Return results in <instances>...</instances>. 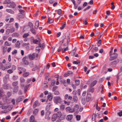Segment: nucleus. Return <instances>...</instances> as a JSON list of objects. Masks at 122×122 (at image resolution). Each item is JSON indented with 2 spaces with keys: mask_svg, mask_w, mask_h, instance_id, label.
Instances as JSON below:
<instances>
[{
  "mask_svg": "<svg viewBox=\"0 0 122 122\" xmlns=\"http://www.w3.org/2000/svg\"><path fill=\"white\" fill-rule=\"evenodd\" d=\"M66 34H67L66 37V34L62 36V37H61V39L62 40L65 41V40L66 39L67 40V44H68V43L69 42L70 39V37L69 36L70 34L68 32Z\"/></svg>",
  "mask_w": 122,
  "mask_h": 122,
  "instance_id": "1",
  "label": "nucleus"
},
{
  "mask_svg": "<svg viewBox=\"0 0 122 122\" xmlns=\"http://www.w3.org/2000/svg\"><path fill=\"white\" fill-rule=\"evenodd\" d=\"M20 43L19 41H17L16 42L15 44L16 47L19 48L20 47Z\"/></svg>",
  "mask_w": 122,
  "mask_h": 122,
  "instance_id": "23",
  "label": "nucleus"
},
{
  "mask_svg": "<svg viewBox=\"0 0 122 122\" xmlns=\"http://www.w3.org/2000/svg\"><path fill=\"white\" fill-rule=\"evenodd\" d=\"M39 46L40 47H41L42 48H43L45 46L44 43H43L42 44L41 43H39Z\"/></svg>",
  "mask_w": 122,
  "mask_h": 122,
  "instance_id": "38",
  "label": "nucleus"
},
{
  "mask_svg": "<svg viewBox=\"0 0 122 122\" xmlns=\"http://www.w3.org/2000/svg\"><path fill=\"white\" fill-rule=\"evenodd\" d=\"M82 103L84 105L86 103V101L85 99V98H83L82 99Z\"/></svg>",
  "mask_w": 122,
  "mask_h": 122,
  "instance_id": "41",
  "label": "nucleus"
},
{
  "mask_svg": "<svg viewBox=\"0 0 122 122\" xmlns=\"http://www.w3.org/2000/svg\"><path fill=\"white\" fill-rule=\"evenodd\" d=\"M18 70L20 71L19 73V74H20L22 72H25L26 71V70L24 68H22L20 67H18Z\"/></svg>",
  "mask_w": 122,
  "mask_h": 122,
  "instance_id": "7",
  "label": "nucleus"
},
{
  "mask_svg": "<svg viewBox=\"0 0 122 122\" xmlns=\"http://www.w3.org/2000/svg\"><path fill=\"white\" fill-rule=\"evenodd\" d=\"M75 82L76 86L79 85L80 84V81L79 80H76Z\"/></svg>",
  "mask_w": 122,
  "mask_h": 122,
  "instance_id": "25",
  "label": "nucleus"
},
{
  "mask_svg": "<svg viewBox=\"0 0 122 122\" xmlns=\"http://www.w3.org/2000/svg\"><path fill=\"white\" fill-rule=\"evenodd\" d=\"M62 10L61 9H59L57 11V14L59 15H60L61 14V12Z\"/></svg>",
  "mask_w": 122,
  "mask_h": 122,
  "instance_id": "44",
  "label": "nucleus"
},
{
  "mask_svg": "<svg viewBox=\"0 0 122 122\" xmlns=\"http://www.w3.org/2000/svg\"><path fill=\"white\" fill-rule=\"evenodd\" d=\"M18 81H16L13 82L12 83V85L13 86H16L18 84Z\"/></svg>",
  "mask_w": 122,
  "mask_h": 122,
  "instance_id": "35",
  "label": "nucleus"
},
{
  "mask_svg": "<svg viewBox=\"0 0 122 122\" xmlns=\"http://www.w3.org/2000/svg\"><path fill=\"white\" fill-rule=\"evenodd\" d=\"M35 119L34 116L32 115H31L30 118V122H32L33 121H36Z\"/></svg>",
  "mask_w": 122,
  "mask_h": 122,
  "instance_id": "19",
  "label": "nucleus"
},
{
  "mask_svg": "<svg viewBox=\"0 0 122 122\" xmlns=\"http://www.w3.org/2000/svg\"><path fill=\"white\" fill-rule=\"evenodd\" d=\"M40 64L39 63L36 64V65L35 67H34L32 69V71H35L36 70V68H40Z\"/></svg>",
  "mask_w": 122,
  "mask_h": 122,
  "instance_id": "14",
  "label": "nucleus"
},
{
  "mask_svg": "<svg viewBox=\"0 0 122 122\" xmlns=\"http://www.w3.org/2000/svg\"><path fill=\"white\" fill-rule=\"evenodd\" d=\"M49 104V105L47 106L46 108V110L47 111H48L50 108L51 105L50 104Z\"/></svg>",
  "mask_w": 122,
  "mask_h": 122,
  "instance_id": "46",
  "label": "nucleus"
},
{
  "mask_svg": "<svg viewBox=\"0 0 122 122\" xmlns=\"http://www.w3.org/2000/svg\"><path fill=\"white\" fill-rule=\"evenodd\" d=\"M45 68V66H43L42 69V70L41 72V75H42V74H43Z\"/></svg>",
  "mask_w": 122,
  "mask_h": 122,
  "instance_id": "58",
  "label": "nucleus"
},
{
  "mask_svg": "<svg viewBox=\"0 0 122 122\" xmlns=\"http://www.w3.org/2000/svg\"><path fill=\"white\" fill-rule=\"evenodd\" d=\"M18 78V76H13V79L14 80H17Z\"/></svg>",
  "mask_w": 122,
  "mask_h": 122,
  "instance_id": "43",
  "label": "nucleus"
},
{
  "mask_svg": "<svg viewBox=\"0 0 122 122\" xmlns=\"http://www.w3.org/2000/svg\"><path fill=\"white\" fill-rule=\"evenodd\" d=\"M29 75V73L28 72H26L24 73L23 75V77H27Z\"/></svg>",
  "mask_w": 122,
  "mask_h": 122,
  "instance_id": "30",
  "label": "nucleus"
},
{
  "mask_svg": "<svg viewBox=\"0 0 122 122\" xmlns=\"http://www.w3.org/2000/svg\"><path fill=\"white\" fill-rule=\"evenodd\" d=\"M29 28L28 26L27 25H26L23 27V32H25V31L27 30Z\"/></svg>",
  "mask_w": 122,
  "mask_h": 122,
  "instance_id": "15",
  "label": "nucleus"
},
{
  "mask_svg": "<svg viewBox=\"0 0 122 122\" xmlns=\"http://www.w3.org/2000/svg\"><path fill=\"white\" fill-rule=\"evenodd\" d=\"M24 99V97L23 96H21L20 97L16 99V102L18 103L22 101Z\"/></svg>",
  "mask_w": 122,
  "mask_h": 122,
  "instance_id": "8",
  "label": "nucleus"
},
{
  "mask_svg": "<svg viewBox=\"0 0 122 122\" xmlns=\"http://www.w3.org/2000/svg\"><path fill=\"white\" fill-rule=\"evenodd\" d=\"M8 107L5 104H3L2 108L3 109H6Z\"/></svg>",
  "mask_w": 122,
  "mask_h": 122,
  "instance_id": "26",
  "label": "nucleus"
},
{
  "mask_svg": "<svg viewBox=\"0 0 122 122\" xmlns=\"http://www.w3.org/2000/svg\"><path fill=\"white\" fill-rule=\"evenodd\" d=\"M55 80H53L51 82V84L52 86H54L55 84Z\"/></svg>",
  "mask_w": 122,
  "mask_h": 122,
  "instance_id": "53",
  "label": "nucleus"
},
{
  "mask_svg": "<svg viewBox=\"0 0 122 122\" xmlns=\"http://www.w3.org/2000/svg\"><path fill=\"white\" fill-rule=\"evenodd\" d=\"M40 105V103L38 102V101H36L34 103L33 106L34 107H36V106H38Z\"/></svg>",
  "mask_w": 122,
  "mask_h": 122,
  "instance_id": "16",
  "label": "nucleus"
},
{
  "mask_svg": "<svg viewBox=\"0 0 122 122\" xmlns=\"http://www.w3.org/2000/svg\"><path fill=\"white\" fill-rule=\"evenodd\" d=\"M53 98V96L52 95L51 93H49L47 96L48 99L50 101H51L52 100Z\"/></svg>",
  "mask_w": 122,
  "mask_h": 122,
  "instance_id": "9",
  "label": "nucleus"
},
{
  "mask_svg": "<svg viewBox=\"0 0 122 122\" xmlns=\"http://www.w3.org/2000/svg\"><path fill=\"white\" fill-rule=\"evenodd\" d=\"M6 11L7 12L10 13L11 14H14V12L12 10L10 9H6Z\"/></svg>",
  "mask_w": 122,
  "mask_h": 122,
  "instance_id": "12",
  "label": "nucleus"
},
{
  "mask_svg": "<svg viewBox=\"0 0 122 122\" xmlns=\"http://www.w3.org/2000/svg\"><path fill=\"white\" fill-rule=\"evenodd\" d=\"M91 98V95L90 94L88 95L86 98V101L87 102L89 101Z\"/></svg>",
  "mask_w": 122,
  "mask_h": 122,
  "instance_id": "20",
  "label": "nucleus"
},
{
  "mask_svg": "<svg viewBox=\"0 0 122 122\" xmlns=\"http://www.w3.org/2000/svg\"><path fill=\"white\" fill-rule=\"evenodd\" d=\"M19 86H16L13 89V92L15 93L17 92L18 90Z\"/></svg>",
  "mask_w": 122,
  "mask_h": 122,
  "instance_id": "18",
  "label": "nucleus"
},
{
  "mask_svg": "<svg viewBox=\"0 0 122 122\" xmlns=\"http://www.w3.org/2000/svg\"><path fill=\"white\" fill-rule=\"evenodd\" d=\"M74 101L75 102H77L78 101V98L77 96H73Z\"/></svg>",
  "mask_w": 122,
  "mask_h": 122,
  "instance_id": "27",
  "label": "nucleus"
},
{
  "mask_svg": "<svg viewBox=\"0 0 122 122\" xmlns=\"http://www.w3.org/2000/svg\"><path fill=\"white\" fill-rule=\"evenodd\" d=\"M55 115L57 118H59L61 116V112H58L56 114H55Z\"/></svg>",
  "mask_w": 122,
  "mask_h": 122,
  "instance_id": "17",
  "label": "nucleus"
},
{
  "mask_svg": "<svg viewBox=\"0 0 122 122\" xmlns=\"http://www.w3.org/2000/svg\"><path fill=\"white\" fill-rule=\"evenodd\" d=\"M8 85H4L3 86V88L5 89H7L8 88Z\"/></svg>",
  "mask_w": 122,
  "mask_h": 122,
  "instance_id": "37",
  "label": "nucleus"
},
{
  "mask_svg": "<svg viewBox=\"0 0 122 122\" xmlns=\"http://www.w3.org/2000/svg\"><path fill=\"white\" fill-rule=\"evenodd\" d=\"M112 55V56H110V60L111 61L114 60L118 56L117 54L115 53H114L113 55Z\"/></svg>",
  "mask_w": 122,
  "mask_h": 122,
  "instance_id": "4",
  "label": "nucleus"
},
{
  "mask_svg": "<svg viewBox=\"0 0 122 122\" xmlns=\"http://www.w3.org/2000/svg\"><path fill=\"white\" fill-rule=\"evenodd\" d=\"M119 60L117 59L111 62L109 64V66L111 67H114L115 66L116 64L119 62Z\"/></svg>",
  "mask_w": 122,
  "mask_h": 122,
  "instance_id": "3",
  "label": "nucleus"
},
{
  "mask_svg": "<svg viewBox=\"0 0 122 122\" xmlns=\"http://www.w3.org/2000/svg\"><path fill=\"white\" fill-rule=\"evenodd\" d=\"M71 108L70 107H66V112L69 111L70 110Z\"/></svg>",
  "mask_w": 122,
  "mask_h": 122,
  "instance_id": "57",
  "label": "nucleus"
},
{
  "mask_svg": "<svg viewBox=\"0 0 122 122\" xmlns=\"http://www.w3.org/2000/svg\"><path fill=\"white\" fill-rule=\"evenodd\" d=\"M57 88V86H55L54 87L52 88V91L53 92H54Z\"/></svg>",
  "mask_w": 122,
  "mask_h": 122,
  "instance_id": "59",
  "label": "nucleus"
},
{
  "mask_svg": "<svg viewBox=\"0 0 122 122\" xmlns=\"http://www.w3.org/2000/svg\"><path fill=\"white\" fill-rule=\"evenodd\" d=\"M79 106L78 105L76 104L74 106L73 110L75 111L79 109Z\"/></svg>",
  "mask_w": 122,
  "mask_h": 122,
  "instance_id": "22",
  "label": "nucleus"
},
{
  "mask_svg": "<svg viewBox=\"0 0 122 122\" xmlns=\"http://www.w3.org/2000/svg\"><path fill=\"white\" fill-rule=\"evenodd\" d=\"M10 30L9 29H8L6 30V34L7 35H8L10 33Z\"/></svg>",
  "mask_w": 122,
  "mask_h": 122,
  "instance_id": "55",
  "label": "nucleus"
},
{
  "mask_svg": "<svg viewBox=\"0 0 122 122\" xmlns=\"http://www.w3.org/2000/svg\"><path fill=\"white\" fill-rule=\"evenodd\" d=\"M30 30L31 32L34 34H36L35 30L33 29V28L30 29Z\"/></svg>",
  "mask_w": 122,
  "mask_h": 122,
  "instance_id": "31",
  "label": "nucleus"
},
{
  "mask_svg": "<svg viewBox=\"0 0 122 122\" xmlns=\"http://www.w3.org/2000/svg\"><path fill=\"white\" fill-rule=\"evenodd\" d=\"M96 116V115L95 114H93L92 117V119L93 121H94L95 120V117Z\"/></svg>",
  "mask_w": 122,
  "mask_h": 122,
  "instance_id": "47",
  "label": "nucleus"
},
{
  "mask_svg": "<svg viewBox=\"0 0 122 122\" xmlns=\"http://www.w3.org/2000/svg\"><path fill=\"white\" fill-rule=\"evenodd\" d=\"M7 72L9 73L10 74L12 73L13 71L11 69H10L7 71Z\"/></svg>",
  "mask_w": 122,
  "mask_h": 122,
  "instance_id": "63",
  "label": "nucleus"
},
{
  "mask_svg": "<svg viewBox=\"0 0 122 122\" xmlns=\"http://www.w3.org/2000/svg\"><path fill=\"white\" fill-rule=\"evenodd\" d=\"M81 116L79 115H77L76 116V118L77 121H79L80 119Z\"/></svg>",
  "mask_w": 122,
  "mask_h": 122,
  "instance_id": "45",
  "label": "nucleus"
},
{
  "mask_svg": "<svg viewBox=\"0 0 122 122\" xmlns=\"http://www.w3.org/2000/svg\"><path fill=\"white\" fill-rule=\"evenodd\" d=\"M76 47L72 51V52L71 53L72 55L73 56L74 55L75 53L76 52Z\"/></svg>",
  "mask_w": 122,
  "mask_h": 122,
  "instance_id": "42",
  "label": "nucleus"
},
{
  "mask_svg": "<svg viewBox=\"0 0 122 122\" xmlns=\"http://www.w3.org/2000/svg\"><path fill=\"white\" fill-rule=\"evenodd\" d=\"M97 81L96 80H95L92 82L91 84V86H93L95 85L97 83Z\"/></svg>",
  "mask_w": 122,
  "mask_h": 122,
  "instance_id": "33",
  "label": "nucleus"
},
{
  "mask_svg": "<svg viewBox=\"0 0 122 122\" xmlns=\"http://www.w3.org/2000/svg\"><path fill=\"white\" fill-rule=\"evenodd\" d=\"M54 21V20L53 19H50V17H49L48 18V22L49 23H52Z\"/></svg>",
  "mask_w": 122,
  "mask_h": 122,
  "instance_id": "36",
  "label": "nucleus"
},
{
  "mask_svg": "<svg viewBox=\"0 0 122 122\" xmlns=\"http://www.w3.org/2000/svg\"><path fill=\"white\" fill-rule=\"evenodd\" d=\"M36 51H37L38 53H39L40 51V49L39 48V47L38 46L36 47Z\"/></svg>",
  "mask_w": 122,
  "mask_h": 122,
  "instance_id": "62",
  "label": "nucleus"
},
{
  "mask_svg": "<svg viewBox=\"0 0 122 122\" xmlns=\"http://www.w3.org/2000/svg\"><path fill=\"white\" fill-rule=\"evenodd\" d=\"M54 101L56 103L58 102L60 103L62 102V100L60 96H56L54 97Z\"/></svg>",
  "mask_w": 122,
  "mask_h": 122,
  "instance_id": "2",
  "label": "nucleus"
},
{
  "mask_svg": "<svg viewBox=\"0 0 122 122\" xmlns=\"http://www.w3.org/2000/svg\"><path fill=\"white\" fill-rule=\"evenodd\" d=\"M29 35V34L28 33H25L24 34L23 36V37L24 38H25L27 37Z\"/></svg>",
  "mask_w": 122,
  "mask_h": 122,
  "instance_id": "39",
  "label": "nucleus"
},
{
  "mask_svg": "<svg viewBox=\"0 0 122 122\" xmlns=\"http://www.w3.org/2000/svg\"><path fill=\"white\" fill-rule=\"evenodd\" d=\"M80 63V61H78V60H77L76 61H74L73 62V63L74 64H76V65H78Z\"/></svg>",
  "mask_w": 122,
  "mask_h": 122,
  "instance_id": "28",
  "label": "nucleus"
},
{
  "mask_svg": "<svg viewBox=\"0 0 122 122\" xmlns=\"http://www.w3.org/2000/svg\"><path fill=\"white\" fill-rule=\"evenodd\" d=\"M9 78V76H5L4 78V81H6V80Z\"/></svg>",
  "mask_w": 122,
  "mask_h": 122,
  "instance_id": "52",
  "label": "nucleus"
},
{
  "mask_svg": "<svg viewBox=\"0 0 122 122\" xmlns=\"http://www.w3.org/2000/svg\"><path fill=\"white\" fill-rule=\"evenodd\" d=\"M48 82L47 81H46L44 83V86L45 87H47L48 86Z\"/></svg>",
  "mask_w": 122,
  "mask_h": 122,
  "instance_id": "56",
  "label": "nucleus"
},
{
  "mask_svg": "<svg viewBox=\"0 0 122 122\" xmlns=\"http://www.w3.org/2000/svg\"><path fill=\"white\" fill-rule=\"evenodd\" d=\"M12 70L13 71L15 70L16 69V67L15 66L13 65L12 67Z\"/></svg>",
  "mask_w": 122,
  "mask_h": 122,
  "instance_id": "60",
  "label": "nucleus"
},
{
  "mask_svg": "<svg viewBox=\"0 0 122 122\" xmlns=\"http://www.w3.org/2000/svg\"><path fill=\"white\" fill-rule=\"evenodd\" d=\"M5 45L6 46H10L11 44H9L8 41H6L5 43Z\"/></svg>",
  "mask_w": 122,
  "mask_h": 122,
  "instance_id": "48",
  "label": "nucleus"
},
{
  "mask_svg": "<svg viewBox=\"0 0 122 122\" xmlns=\"http://www.w3.org/2000/svg\"><path fill=\"white\" fill-rule=\"evenodd\" d=\"M28 121L27 118H25L22 121V122H28Z\"/></svg>",
  "mask_w": 122,
  "mask_h": 122,
  "instance_id": "64",
  "label": "nucleus"
},
{
  "mask_svg": "<svg viewBox=\"0 0 122 122\" xmlns=\"http://www.w3.org/2000/svg\"><path fill=\"white\" fill-rule=\"evenodd\" d=\"M19 11L20 13L22 14H23L25 12V11L24 10H19Z\"/></svg>",
  "mask_w": 122,
  "mask_h": 122,
  "instance_id": "61",
  "label": "nucleus"
},
{
  "mask_svg": "<svg viewBox=\"0 0 122 122\" xmlns=\"http://www.w3.org/2000/svg\"><path fill=\"white\" fill-rule=\"evenodd\" d=\"M28 57L30 60H33L35 57V54L33 53L32 54H30L27 56Z\"/></svg>",
  "mask_w": 122,
  "mask_h": 122,
  "instance_id": "5",
  "label": "nucleus"
},
{
  "mask_svg": "<svg viewBox=\"0 0 122 122\" xmlns=\"http://www.w3.org/2000/svg\"><path fill=\"white\" fill-rule=\"evenodd\" d=\"M39 110L38 109H35L33 111V114L36 115L38 112Z\"/></svg>",
  "mask_w": 122,
  "mask_h": 122,
  "instance_id": "32",
  "label": "nucleus"
},
{
  "mask_svg": "<svg viewBox=\"0 0 122 122\" xmlns=\"http://www.w3.org/2000/svg\"><path fill=\"white\" fill-rule=\"evenodd\" d=\"M65 108V106L63 104H61L60 106V110L62 111Z\"/></svg>",
  "mask_w": 122,
  "mask_h": 122,
  "instance_id": "34",
  "label": "nucleus"
},
{
  "mask_svg": "<svg viewBox=\"0 0 122 122\" xmlns=\"http://www.w3.org/2000/svg\"><path fill=\"white\" fill-rule=\"evenodd\" d=\"M55 114H54L53 115L51 118L52 121H54L56 120V118H57Z\"/></svg>",
  "mask_w": 122,
  "mask_h": 122,
  "instance_id": "11",
  "label": "nucleus"
},
{
  "mask_svg": "<svg viewBox=\"0 0 122 122\" xmlns=\"http://www.w3.org/2000/svg\"><path fill=\"white\" fill-rule=\"evenodd\" d=\"M54 94L56 95H58L60 94V93L58 91H55Z\"/></svg>",
  "mask_w": 122,
  "mask_h": 122,
  "instance_id": "51",
  "label": "nucleus"
},
{
  "mask_svg": "<svg viewBox=\"0 0 122 122\" xmlns=\"http://www.w3.org/2000/svg\"><path fill=\"white\" fill-rule=\"evenodd\" d=\"M73 116L72 115H67L66 117V119L68 121H70L72 118Z\"/></svg>",
  "mask_w": 122,
  "mask_h": 122,
  "instance_id": "10",
  "label": "nucleus"
},
{
  "mask_svg": "<svg viewBox=\"0 0 122 122\" xmlns=\"http://www.w3.org/2000/svg\"><path fill=\"white\" fill-rule=\"evenodd\" d=\"M39 21L37 20L35 24V29H37L39 26Z\"/></svg>",
  "mask_w": 122,
  "mask_h": 122,
  "instance_id": "21",
  "label": "nucleus"
},
{
  "mask_svg": "<svg viewBox=\"0 0 122 122\" xmlns=\"http://www.w3.org/2000/svg\"><path fill=\"white\" fill-rule=\"evenodd\" d=\"M10 4V5H7V6L8 7H11L13 8H14L16 6V5L13 2H11Z\"/></svg>",
  "mask_w": 122,
  "mask_h": 122,
  "instance_id": "6",
  "label": "nucleus"
},
{
  "mask_svg": "<svg viewBox=\"0 0 122 122\" xmlns=\"http://www.w3.org/2000/svg\"><path fill=\"white\" fill-rule=\"evenodd\" d=\"M2 93L3 92L2 90V89L1 88L0 89V97L2 96Z\"/></svg>",
  "mask_w": 122,
  "mask_h": 122,
  "instance_id": "54",
  "label": "nucleus"
},
{
  "mask_svg": "<svg viewBox=\"0 0 122 122\" xmlns=\"http://www.w3.org/2000/svg\"><path fill=\"white\" fill-rule=\"evenodd\" d=\"M28 27L29 26L30 29L33 28V25L32 23L31 22H29L28 24Z\"/></svg>",
  "mask_w": 122,
  "mask_h": 122,
  "instance_id": "29",
  "label": "nucleus"
},
{
  "mask_svg": "<svg viewBox=\"0 0 122 122\" xmlns=\"http://www.w3.org/2000/svg\"><path fill=\"white\" fill-rule=\"evenodd\" d=\"M12 36L15 37H18L19 36V34L17 33H15L12 34Z\"/></svg>",
  "mask_w": 122,
  "mask_h": 122,
  "instance_id": "49",
  "label": "nucleus"
},
{
  "mask_svg": "<svg viewBox=\"0 0 122 122\" xmlns=\"http://www.w3.org/2000/svg\"><path fill=\"white\" fill-rule=\"evenodd\" d=\"M20 81L21 83H23L25 82V80L23 78L21 77L20 78Z\"/></svg>",
  "mask_w": 122,
  "mask_h": 122,
  "instance_id": "40",
  "label": "nucleus"
},
{
  "mask_svg": "<svg viewBox=\"0 0 122 122\" xmlns=\"http://www.w3.org/2000/svg\"><path fill=\"white\" fill-rule=\"evenodd\" d=\"M88 23L87 21V19L86 18L85 19V20L83 21V24L84 25H86Z\"/></svg>",
  "mask_w": 122,
  "mask_h": 122,
  "instance_id": "50",
  "label": "nucleus"
},
{
  "mask_svg": "<svg viewBox=\"0 0 122 122\" xmlns=\"http://www.w3.org/2000/svg\"><path fill=\"white\" fill-rule=\"evenodd\" d=\"M39 40H33V42L34 43L36 44L40 43V41H41V40L40 38H38Z\"/></svg>",
  "mask_w": 122,
  "mask_h": 122,
  "instance_id": "13",
  "label": "nucleus"
},
{
  "mask_svg": "<svg viewBox=\"0 0 122 122\" xmlns=\"http://www.w3.org/2000/svg\"><path fill=\"white\" fill-rule=\"evenodd\" d=\"M11 2L10 0H5L3 2L4 4H10Z\"/></svg>",
  "mask_w": 122,
  "mask_h": 122,
  "instance_id": "24",
  "label": "nucleus"
}]
</instances>
